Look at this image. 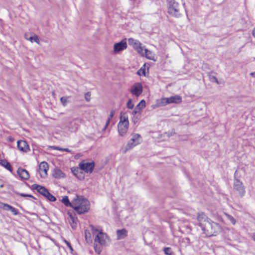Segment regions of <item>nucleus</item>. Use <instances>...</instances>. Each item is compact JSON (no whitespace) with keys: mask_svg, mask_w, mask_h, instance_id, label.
I'll return each instance as SVG.
<instances>
[{"mask_svg":"<svg viewBox=\"0 0 255 255\" xmlns=\"http://www.w3.org/2000/svg\"><path fill=\"white\" fill-rule=\"evenodd\" d=\"M197 220L199 226L207 236H216L222 231V228L219 224L213 222L203 213L198 214Z\"/></svg>","mask_w":255,"mask_h":255,"instance_id":"f257e3e1","label":"nucleus"},{"mask_svg":"<svg viewBox=\"0 0 255 255\" xmlns=\"http://www.w3.org/2000/svg\"><path fill=\"white\" fill-rule=\"evenodd\" d=\"M91 230L94 236H95L94 240V250L96 253L100 254L102 250V246L106 243L107 235L102 232V230L96 228L94 226H90Z\"/></svg>","mask_w":255,"mask_h":255,"instance_id":"f03ea898","label":"nucleus"},{"mask_svg":"<svg viewBox=\"0 0 255 255\" xmlns=\"http://www.w3.org/2000/svg\"><path fill=\"white\" fill-rule=\"evenodd\" d=\"M72 208L78 214H84L89 209V202L83 196L76 195L73 200Z\"/></svg>","mask_w":255,"mask_h":255,"instance_id":"7ed1b4c3","label":"nucleus"},{"mask_svg":"<svg viewBox=\"0 0 255 255\" xmlns=\"http://www.w3.org/2000/svg\"><path fill=\"white\" fill-rule=\"evenodd\" d=\"M168 13L176 18L181 17V9L180 4L175 0H167Z\"/></svg>","mask_w":255,"mask_h":255,"instance_id":"20e7f679","label":"nucleus"},{"mask_svg":"<svg viewBox=\"0 0 255 255\" xmlns=\"http://www.w3.org/2000/svg\"><path fill=\"white\" fill-rule=\"evenodd\" d=\"M131 139L128 141L127 144L126 149L125 152L139 144L142 141V137L138 133H133L131 134Z\"/></svg>","mask_w":255,"mask_h":255,"instance_id":"39448f33","label":"nucleus"},{"mask_svg":"<svg viewBox=\"0 0 255 255\" xmlns=\"http://www.w3.org/2000/svg\"><path fill=\"white\" fill-rule=\"evenodd\" d=\"M233 190L240 197H243L246 192L243 183L238 179L234 180Z\"/></svg>","mask_w":255,"mask_h":255,"instance_id":"423d86ee","label":"nucleus"},{"mask_svg":"<svg viewBox=\"0 0 255 255\" xmlns=\"http://www.w3.org/2000/svg\"><path fill=\"white\" fill-rule=\"evenodd\" d=\"M79 166L81 170L91 173L94 170L95 164L94 162H88L83 160L79 163Z\"/></svg>","mask_w":255,"mask_h":255,"instance_id":"0eeeda50","label":"nucleus"},{"mask_svg":"<svg viewBox=\"0 0 255 255\" xmlns=\"http://www.w3.org/2000/svg\"><path fill=\"white\" fill-rule=\"evenodd\" d=\"M128 42L138 53L143 54V48L141 47V43L139 41L133 38H129L128 39Z\"/></svg>","mask_w":255,"mask_h":255,"instance_id":"6e6552de","label":"nucleus"},{"mask_svg":"<svg viewBox=\"0 0 255 255\" xmlns=\"http://www.w3.org/2000/svg\"><path fill=\"white\" fill-rule=\"evenodd\" d=\"M127 43L126 39L122 40L121 41L116 43L114 45V52L118 53L127 48Z\"/></svg>","mask_w":255,"mask_h":255,"instance_id":"1a4fd4ad","label":"nucleus"},{"mask_svg":"<svg viewBox=\"0 0 255 255\" xmlns=\"http://www.w3.org/2000/svg\"><path fill=\"white\" fill-rule=\"evenodd\" d=\"M130 91L133 95L138 97L141 94L143 91L141 84L140 83H136L131 87Z\"/></svg>","mask_w":255,"mask_h":255,"instance_id":"9d476101","label":"nucleus"},{"mask_svg":"<svg viewBox=\"0 0 255 255\" xmlns=\"http://www.w3.org/2000/svg\"><path fill=\"white\" fill-rule=\"evenodd\" d=\"M68 217L67 220L70 224L71 227L73 229H75L77 226L78 219L76 217V215L73 212L68 211L67 212Z\"/></svg>","mask_w":255,"mask_h":255,"instance_id":"9b49d317","label":"nucleus"},{"mask_svg":"<svg viewBox=\"0 0 255 255\" xmlns=\"http://www.w3.org/2000/svg\"><path fill=\"white\" fill-rule=\"evenodd\" d=\"M48 168V164L46 162L43 161L40 163L39 165V172L41 177L44 178L47 176Z\"/></svg>","mask_w":255,"mask_h":255,"instance_id":"f8f14e48","label":"nucleus"},{"mask_svg":"<svg viewBox=\"0 0 255 255\" xmlns=\"http://www.w3.org/2000/svg\"><path fill=\"white\" fill-rule=\"evenodd\" d=\"M128 124L126 123H123L122 122H119L118 125V132L120 136H124L127 133L128 128Z\"/></svg>","mask_w":255,"mask_h":255,"instance_id":"ddd939ff","label":"nucleus"},{"mask_svg":"<svg viewBox=\"0 0 255 255\" xmlns=\"http://www.w3.org/2000/svg\"><path fill=\"white\" fill-rule=\"evenodd\" d=\"M17 147L20 151L23 152H27L30 150L29 145L24 140H18L17 141Z\"/></svg>","mask_w":255,"mask_h":255,"instance_id":"4468645a","label":"nucleus"},{"mask_svg":"<svg viewBox=\"0 0 255 255\" xmlns=\"http://www.w3.org/2000/svg\"><path fill=\"white\" fill-rule=\"evenodd\" d=\"M32 189L33 190H37L39 194L43 196H45L46 193L48 191L45 187L36 184H34L32 185Z\"/></svg>","mask_w":255,"mask_h":255,"instance_id":"2eb2a0df","label":"nucleus"},{"mask_svg":"<svg viewBox=\"0 0 255 255\" xmlns=\"http://www.w3.org/2000/svg\"><path fill=\"white\" fill-rule=\"evenodd\" d=\"M17 173L20 178L23 180H27L29 178V174L28 172L24 169L22 168H18Z\"/></svg>","mask_w":255,"mask_h":255,"instance_id":"dca6fc26","label":"nucleus"},{"mask_svg":"<svg viewBox=\"0 0 255 255\" xmlns=\"http://www.w3.org/2000/svg\"><path fill=\"white\" fill-rule=\"evenodd\" d=\"M53 176L55 178L60 179L65 177V174L59 168H55L53 170Z\"/></svg>","mask_w":255,"mask_h":255,"instance_id":"f3484780","label":"nucleus"},{"mask_svg":"<svg viewBox=\"0 0 255 255\" xmlns=\"http://www.w3.org/2000/svg\"><path fill=\"white\" fill-rule=\"evenodd\" d=\"M170 104V103H176L178 104L181 102L182 98L181 96L179 95H175L174 96H171L169 98Z\"/></svg>","mask_w":255,"mask_h":255,"instance_id":"a211bd4d","label":"nucleus"},{"mask_svg":"<svg viewBox=\"0 0 255 255\" xmlns=\"http://www.w3.org/2000/svg\"><path fill=\"white\" fill-rule=\"evenodd\" d=\"M0 164L9 171L12 172V168L10 163L6 160H0Z\"/></svg>","mask_w":255,"mask_h":255,"instance_id":"6ab92c4d","label":"nucleus"},{"mask_svg":"<svg viewBox=\"0 0 255 255\" xmlns=\"http://www.w3.org/2000/svg\"><path fill=\"white\" fill-rule=\"evenodd\" d=\"M117 235L118 239H122L127 236V231L125 229L118 230L117 231Z\"/></svg>","mask_w":255,"mask_h":255,"instance_id":"aec40b11","label":"nucleus"},{"mask_svg":"<svg viewBox=\"0 0 255 255\" xmlns=\"http://www.w3.org/2000/svg\"><path fill=\"white\" fill-rule=\"evenodd\" d=\"M31 35L28 38V40L31 43L35 42L36 43L39 44V39L38 36L34 33L30 34Z\"/></svg>","mask_w":255,"mask_h":255,"instance_id":"412c9836","label":"nucleus"},{"mask_svg":"<svg viewBox=\"0 0 255 255\" xmlns=\"http://www.w3.org/2000/svg\"><path fill=\"white\" fill-rule=\"evenodd\" d=\"M145 57L149 59L155 61L156 60L154 59V56L152 55V52L146 48L144 49Z\"/></svg>","mask_w":255,"mask_h":255,"instance_id":"4be33fe9","label":"nucleus"},{"mask_svg":"<svg viewBox=\"0 0 255 255\" xmlns=\"http://www.w3.org/2000/svg\"><path fill=\"white\" fill-rule=\"evenodd\" d=\"M62 203L67 207H71L72 208L73 201L71 203L69 201L68 197L66 196H64L62 200Z\"/></svg>","mask_w":255,"mask_h":255,"instance_id":"5701e85b","label":"nucleus"},{"mask_svg":"<svg viewBox=\"0 0 255 255\" xmlns=\"http://www.w3.org/2000/svg\"><path fill=\"white\" fill-rule=\"evenodd\" d=\"M120 122H122V123L126 124H128V116L127 115L126 113H121V116H120Z\"/></svg>","mask_w":255,"mask_h":255,"instance_id":"b1692460","label":"nucleus"},{"mask_svg":"<svg viewBox=\"0 0 255 255\" xmlns=\"http://www.w3.org/2000/svg\"><path fill=\"white\" fill-rule=\"evenodd\" d=\"M85 238L88 243H91L92 241L90 232L89 230L85 231Z\"/></svg>","mask_w":255,"mask_h":255,"instance_id":"393cba45","label":"nucleus"},{"mask_svg":"<svg viewBox=\"0 0 255 255\" xmlns=\"http://www.w3.org/2000/svg\"><path fill=\"white\" fill-rule=\"evenodd\" d=\"M69 126L72 131H75L78 129L79 126L75 121H72L70 123Z\"/></svg>","mask_w":255,"mask_h":255,"instance_id":"a878e982","label":"nucleus"},{"mask_svg":"<svg viewBox=\"0 0 255 255\" xmlns=\"http://www.w3.org/2000/svg\"><path fill=\"white\" fill-rule=\"evenodd\" d=\"M47 200H48L50 201L54 202L56 200V198L52 195L51 194H50L49 191H48L46 193V194L45 196H44Z\"/></svg>","mask_w":255,"mask_h":255,"instance_id":"bb28decb","label":"nucleus"},{"mask_svg":"<svg viewBox=\"0 0 255 255\" xmlns=\"http://www.w3.org/2000/svg\"><path fill=\"white\" fill-rule=\"evenodd\" d=\"M169 104H170L169 98H162L160 99V106H164Z\"/></svg>","mask_w":255,"mask_h":255,"instance_id":"cd10ccee","label":"nucleus"},{"mask_svg":"<svg viewBox=\"0 0 255 255\" xmlns=\"http://www.w3.org/2000/svg\"><path fill=\"white\" fill-rule=\"evenodd\" d=\"M145 64H144L143 67H141L139 70H138L137 73L138 75L145 76Z\"/></svg>","mask_w":255,"mask_h":255,"instance_id":"c85d7f7f","label":"nucleus"},{"mask_svg":"<svg viewBox=\"0 0 255 255\" xmlns=\"http://www.w3.org/2000/svg\"><path fill=\"white\" fill-rule=\"evenodd\" d=\"M145 107V101L144 100H142L136 106V109H138L139 110L144 108Z\"/></svg>","mask_w":255,"mask_h":255,"instance_id":"c756f323","label":"nucleus"},{"mask_svg":"<svg viewBox=\"0 0 255 255\" xmlns=\"http://www.w3.org/2000/svg\"><path fill=\"white\" fill-rule=\"evenodd\" d=\"M225 215L227 218L228 220L230 221L233 225H235L236 224V221L232 216L228 214H225Z\"/></svg>","mask_w":255,"mask_h":255,"instance_id":"7c9ffc66","label":"nucleus"},{"mask_svg":"<svg viewBox=\"0 0 255 255\" xmlns=\"http://www.w3.org/2000/svg\"><path fill=\"white\" fill-rule=\"evenodd\" d=\"M71 171L75 176H77L79 179H81L80 177L78 176L79 173V169L78 168H71Z\"/></svg>","mask_w":255,"mask_h":255,"instance_id":"2f4dec72","label":"nucleus"},{"mask_svg":"<svg viewBox=\"0 0 255 255\" xmlns=\"http://www.w3.org/2000/svg\"><path fill=\"white\" fill-rule=\"evenodd\" d=\"M127 107L128 109H132L134 107V104L132 103L131 99H129L127 104Z\"/></svg>","mask_w":255,"mask_h":255,"instance_id":"473e14b6","label":"nucleus"},{"mask_svg":"<svg viewBox=\"0 0 255 255\" xmlns=\"http://www.w3.org/2000/svg\"><path fill=\"white\" fill-rule=\"evenodd\" d=\"M164 254L167 255H171L172 254L171 249L170 248H165L164 249Z\"/></svg>","mask_w":255,"mask_h":255,"instance_id":"72a5a7b5","label":"nucleus"},{"mask_svg":"<svg viewBox=\"0 0 255 255\" xmlns=\"http://www.w3.org/2000/svg\"><path fill=\"white\" fill-rule=\"evenodd\" d=\"M2 205H3V209L6 211H9L10 209V208L12 207V206L7 204H6V203H3Z\"/></svg>","mask_w":255,"mask_h":255,"instance_id":"f704fd0d","label":"nucleus"},{"mask_svg":"<svg viewBox=\"0 0 255 255\" xmlns=\"http://www.w3.org/2000/svg\"><path fill=\"white\" fill-rule=\"evenodd\" d=\"M60 101L64 106H65L67 103V99L66 97H62L60 98Z\"/></svg>","mask_w":255,"mask_h":255,"instance_id":"c9c22d12","label":"nucleus"},{"mask_svg":"<svg viewBox=\"0 0 255 255\" xmlns=\"http://www.w3.org/2000/svg\"><path fill=\"white\" fill-rule=\"evenodd\" d=\"M209 78H210V80L211 81L214 82H216L217 84H219L218 80L217 78L215 76H212V75H210L209 76Z\"/></svg>","mask_w":255,"mask_h":255,"instance_id":"e433bc0d","label":"nucleus"},{"mask_svg":"<svg viewBox=\"0 0 255 255\" xmlns=\"http://www.w3.org/2000/svg\"><path fill=\"white\" fill-rule=\"evenodd\" d=\"M91 93L90 92H87L85 95V98L87 102H89L91 99Z\"/></svg>","mask_w":255,"mask_h":255,"instance_id":"4c0bfd02","label":"nucleus"},{"mask_svg":"<svg viewBox=\"0 0 255 255\" xmlns=\"http://www.w3.org/2000/svg\"><path fill=\"white\" fill-rule=\"evenodd\" d=\"M63 241L66 244V245L69 248V249L70 250V251L71 252H73V249L72 247L71 246L70 243L69 242H68L67 240H66L65 239H64L63 240Z\"/></svg>","mask_w":255,"mask_h":255,"instance_id":"58836bf2","label":"nucleus"},{"mask_svg":"<svg viewBox=\"0 0 255 255\" xmlns=\"http://www.w3.org/2000/svg\"><path fill=\"white\" fill-rule=\"evenodd\" d=\"M9 211H10L14 215L18 214V211L17 210L13 207H12Z\"/></svg>","mask_w":255,"mask_h":255,"instance_id":"ea45409f","label":"nucleus"},{"mask_svg":"<svg viewBox=\"0 0 255 255\" xmlns=\"http://www.w3.org/2000/svg\"><path fill=\"white\" fill-rule=\"evenodd\" d=\"M17 194H19L21 197H31V198H32L35 199V198H34L33 196L29 195V194H24V193H17Z\"/></svg>","mask_w":255,"mask_h":255,"instance_id":"a19ab883","label":"nucleus"},{"mask_svg":"<svg viewBox=\"0 0 255 255\" xmlns=\"http://www.w3.org/2000/svg\"><path fill=\"white\" fill-rule=\"evenodd\" d=\"M115 113V111L114 110H112L111 111L110 114L108 118L111 120L113 118V117H114Z\"/></svg>","mask_w":255,"mask_h":255,"instance_id":"79ce46f5","label":"nucleus"},{"mask_svg":"<svg viewBox=\"0 0 255 255\" xmlns=\"http://www.w3.org/2000/svg\"><path fill=\"white\" fill-rule=\"evenodd\" d=\"M59 150L61 151H65L68 152H71V150L68 148H59Z\"/></svg>","mask_w":255,"mask_h":255,"instance_id":"37998d69","label":"nucleus"},{"mask_svg":"<svg viewBox=\"0 0 255 255\" xmlns=\"http://www.w3.org/2000/svg\"><path fill=\"white\" fill-rule=\"evenodd\" d=\"M110 121H111V119L108 118L106 124V126H105L104 129H105L107 128V127L108 126L109 124H110Z\"/></svg>","mask_w":255,"mask_h":255,"instance_id":"c03bdc74","label":"nucleus"},{"mask_svg":"<svg viewBox=\"0 0 255 255\" xmlns=\"http://www.w3.org/2000/svg\"><path fill=\"white\" fill-rule=\"evenodd\" d=\"M110 121H111V119L108 118L106 124V126H105L104 129H105L107 128V127L108 126L109 124H110Z\"/></svg>","mask_w":255,"mask_h":255,"instance_id":"a18cd8bd","label":"nucleus"},{"mask_svg":"<svg viewBox=\"0 0 255 255\" xmlns=\"http://www.w3.org/2000/svg\"><path fill=\"white\" fill-rule=\"evenodd\" d=\"M139 112V110L138 109H135V110L132 112V114L133 115H136L137 113H138Z\"/></svg>","mask_w":255,"mask_h":255,"instance_id":"49530a36","label":"nucleus"},{"mask_svg":"<svg viewBox=\"0 0 255 255\" xmlns=\"http://www.w3.org/2000/svg\"><path fill=\"white\" fill-rule=\"evenodd\" d=\"M29 34H28V33H25V34H24V38H25L26 40H28V38H29Z\"/></svg>","mask_w":255,"mask_h":255,"instance_id":"de8ad7c7","label":"nucleus"},{"mask_svg":"<svg viewBox=\"0 0 255 255\" xmlns=\"http://www.w3.org/2000/svg\"><path fill=\"white\" fill-rule=\"evenodd\" d=\"M250 75L255 78V72L251 73Z\"/></svg>","mask_w":255,"mask_h":255,"instance_id":"09e8293b","label":"nucleus"},{"mask_svg":"<svg viewBox=\"0 0 255 255\" xmlns=\"http://www.w3.org/2000/svg\"><path fill=\"white\" fill-rule=\"evenodd\" d=\"M253 35L255 37V28L254 29L253 31Z\"/></svg>","mask_w":255,"mask_h":255,"instance_id":"8fccbe9b","label":"nucleus"},{"mask_svg":"<svg viewBox=\"0 0 255 255\" xmlns=\"http://www.w3.org/2000/svg\"><path fill=\"white\" fill-rule=\"evenodd\" d=\"M253 239L255 241V235H254V236L253 237Z\"/></svg>","mask_w":255,"mask_h":255,"instance_id":"3c124183","label":"nucleus"},{"mask_svg":"<svg viewBox=\"0 0 255 255\" xmlns=\"http://www.w3.org/2000/svg\"><path fill=\"white\" fill-rule=\"evenodd\" d=\"M0 188L3 187V185H2H2H1L0 186Z\"/></svg>","mask_w":255,"mask_h":255,"instance_id":"603ef678","label":"nucleus"}]
</instances>
